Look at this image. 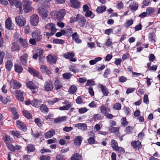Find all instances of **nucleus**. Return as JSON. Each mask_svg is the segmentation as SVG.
Instances as JSON below:
<instances>
[{
  "label": "nucleus",
  "instance_id": "47",
  "mask_svg": "<svg viewBox=\"0 0 160 160\" xmlns=\"http://www.w3.org/2000/svg\"><path fill=\"white\" fill-rule=\"evenodd\" d=\"M40 110L41 111L44 113L47 112L48 111V109L47 106L43 104L40 107Z\"/></svg>",
  "mask_w": 160,
  "mask_h": 160
},
{
  "label": "nucleus",
  "instance_id": "16",
  "mask_svg": "<svg viewBox=\"0 0 160 160\" xmlns=\"http://www.w3.org/2000/svg\"><path fill=\"white\" fill-rule=\"evenodd\" d=\"M15 93L17 98L20 101L23 102L24 97L23 92L19 90H17L16 91Z\"/></svg>",
  "mask_w": 160,
  "mask_h": 160
},
{
  "label": "nucleus",
  "instance_id": "7",
  "mask_svg": "<svg viewBox=\"0 0 160 160\" xmlns=\"http://www.w3.org/2000/svg\"><path fill=\"white\" fill-rule=\"evenodd\" d=\"M30 20L31 24L36 26L39 22V17L37 14H34L31 16Z\"/></svg>",
  "mask_w": 160,
  "mask_h": 160
},
{
  "label": "nucleus",
  "instance_id": "49",
  "mask_svg": "<svg viewBox=\"0 0 160 160\" xmlns=\"http://www.w3.org/2000/svg\"><path fill=\"white\" fill-rule=\"evenodd\" d=\"M48 61L50 63H54L55 62V59L51 55H49L47 57Z\"/></svg>",
  "mask_w": 160,
  "mask_h": 160
},
{
  "label": "nucleus",
  "instance_id": "35",
  "mask_svg": "<svg viewBox=\"0 0 160 160\" xmlns=\"http://www.w3.org/2000/svg\"><path fill=\"white\" fill-rule=\"evenodd\" d=\"M27 87L31 89L34 90L37 88L36 86L31 81L28 82L26 83Z\"/></svg>",
  "mask_w": 160,
  "mask_h": 160
},
{
  "label": "nucleus",
  "instance_id": "48",
  "mask_svg": "<svg viewBox=\"0 0 160 160\" xmlns=\"http://www.w3.org/2000/svg\"><path fill=\"white\" fill-rule=\"evenodd\" d=\"M11 100V98L9 96H8L6 97H3L2 99V102L3 104H6Z\"/></svg>",
  "mask_w": 160,
  "mask_h": 160
},
{
  "label": "nucleus",
  "instance_id": "24",
  "mask_svg": "<svg viewBox=\"0 0 160 160\" xmlns=\"http://www.w3.org/2000/svg\"><path fill=\"white\" fill-rule=\"evenodd\" d=\"M72 39L77 43H80L82 42V40L79 38V36L77 32H74L72 35Z\"/></svg>",
  "mask_w": 160,
  "mask_h": 160
},
{
  "label": "nucleus",
  "instance_id": "62",
  "mask_svg": "<svg viewBox=\"0 0 160 160\" xmlns=\"http://www.w3.org/2000/svg\"><path fill=\"white\" fill-rule=\"evenodd\" d=\"M6 144L7 145V146L8 147L9 149H10L11 151H14L15 150V149L14 147L12 145L10 144V143Z\"/></svg>",
  "mask_w": 160,
  "mask_h": 160
},
{
  "label": "nucleus",
  "instance_id": "1",
  "mask_svg": "<svg viewBox=\"0 0 160 160\" xmlns=\"http://www.w3.org/2000/svg\"><path fill=\"white\" fill-rule=\"evenodd\" d=\"M55 25L52 23H49L47 24L45 27L46 35L48 36H51L53 35L57 31L55 28Z\"/></svg>",
  "mask_w": 160,
  "mask_h": 160
},
{
  "label": "nucleus",
  "instance_id": "40",
  "mask_svg": "<svg viewBox=\"0 0 160 160\" xmlns=\"http://www.w3.org/2000/svg\"><path fill=\"white\" fill-rule=\"evenodd\" d=\"M66 119L67 117L66 116H62L55 119L54 120V122L56 123H58L60 122H63L66 121Z\"/></svg>",
  "mask_w": 160,
  "mask_h": 160
},
{
  "label": "nucleus",
  "instance_id": "2",
  "mask_svg": "<svg viewBox=\"0 0 160 160\" xmlns=\"http://www.w3.org/2000/svg\"><path fill=\"white\" fill-rule=\"evenodd\" d=\"M23 8L24 12H28L32 10V8L31 7L32 1L29 0H23Z\"/></svg>",
  "mask_w": 160,
  "mask_h": 160
},
{
  "label": "nucleus",
  "instance_id": "23",
  "mask_svg": "<svg viewBox=\"0 0 160 160\" xmlns=\"http://www.w3.org/2000/svg\"><path fill=\"white\" fill-rule=\"evenodd\" d=\"M138 7V3L135 2H133L130 3L129 5V8L132 10L136 11Z\"/></svg>",
  "mask_w": 160,
  "mask_h": 160
},
{
  "label": "nucleus",
  "instance_id": "61",
  "mask_svg": "<svg viewBox=\"0 0 160 160\" xmlns=\"http://www.w3.org/2000/svg\"><path fill=\"white\" fill-rule=\"evenodd\" d=\"M88 109L86 108H81L78 110V112L79 113L82 114L86 112Z\"/></svg>",
  "mask_w": 160,
  "mask_h": 160
},
{
  "label": "nucleus",
  "instance_id": "58",
  "mask_svg": "<svg viewBox=\"0 0 160 160\" xmlns=\"http://www.w3.org/2000/svg\"><path fill=\"white\" fill-rule=\"evenodd\" d=\"M113 107L116 110H119L121 109V105L118 103H116L114 104Z\"/></svg>",
  "mask_w": 160,
  "mask_h": 160
},
{
  "label": "nucleus",
  "instance_id": "41",
  "mask_svg": "<svg viewBox=\"0 0 160 160\" xmlns=\"http://www.w3.org/2000/svg\"><path fill=\"white\" fill-rule=\"evenodd\" d=\"M81 159V156L78 153L74 154L71 158V160H80Z\"/></svg>",
  "mask_w": 160,
  "mask_h": 160
},
{
  "label": "nucleus",
  "instance_id": "28",
  "mask_svg": "<svg viewBox=\"0 0 160 160\" xmlns=\"http://www.w3.org/2000/svg\"><path fill=\"white\" fill-rule=\"evenodd\" d=\"M35 149L34 147L32 144H29L25 148V150L27 151V153H28L33 152Z\"/></svg>",
  "mask_w": 160,
  "mask_h": 160
},
{
  "label": "nucleus",
  "instance_id": "21",
  "mask_svg": "<svg viewBox=\"0 0 160 160\" xmlns=\"http://www.w3.org/2000/svg\"><path fill=\"white\" fill-rule=\"evenodd\" d=\"M75 127L82 130H86L87 128V125L85 123H79L76 124L75 125Z\"/></svg>",
  "mask_w": 160,
  "mask_h": 160
},
{
  "label": "nucleus",
  "instance_id": "52",
  "mask_svg": "<svg viewBox=\"0 0 160 160\" xmlns=\"http://www.w3.org/2000/svg\"><path fill=\"white\" fill-rule=\"evenodd\" d=\"M95 84L94 81L92 80H88L87 81V83L85 84L86 86H90V87H92Z\"/></svg>",
  "mask_w": 160,
  "mask_h": 160
},
{
  "label": "nucleus",
  "instance_id": "32",
  "mask_svg": "<svg viewBox=\"0 0 160 160\" xmlns=\"http://www.w3.org/2000/svg\"><path fill=\"white\" fill-rule=\"evenodd\" d=\"M19 43L22 47L23 48H25L27 47L28 44L27 41L25 39H24L22 38H20L19 39Z\"/></svg>",
  "mask_w": 160,
  "mask_h": 160
},
{
  "label": "nucleus",
  "instance_id": "11",
  "mask_svg": "<svg viewBox=\"0 0 160 160\" xmlns=\"http://www.w3.org/2000/svg\"><path fill=\"white\" fill-rule=\"evenodd\" d=\"M66 12L65 9H60L57 14L56 16L57 19L58 20H62L65 15Z\"/></svg>",
  "mask_w": 160,
  "mask_h": 160
},
{
  "label": "nucleus",
  "instance_id": "15",
  "mask_svg": "<svg viewBox=\"0 0 160 160\" xmlns=\"http://www.w3.org/2000/svg\"><path fill=\"white\" fill-rule=\"evenodd\" d=\"M99 87L101 88L103 95L107 96L108 95L109 92L108 89L104 86L101 84H99L98 85Z\"/></svg>",
  "mask_w": 160,
  "mask_h": 160
},
{
  "label": "nucleus",
  "instance_id": "64",
  "mask_svg": "<svg viewBox=\"0 0 160 160\" xmlns=\"http://www.w3.org/2000/svg\"><path fill=\"white\" fill-rule=\"evenodd\" d=\"M65 32V31L64 30H62L60 32H57L56 34V36L57 37H61L62 35H64Z\"/></svg>",
  "mask_w": 160,
  "mask_h": 160
},
{
  "label": "nucleus",
  "instance_id": "44",
  "mask_svg": "<svg viewBox=\"0 0 160 160\" xmlns=\"http://www.w3.org/2000/svg\"><path fill=\"white\" fill-rule=\"evenodd\" d=\"M77 90V87L75 86L72 85L70 87L68 92L70 94H73L76 92Z\"/></svg>",
  "mask_w": 160,
  "mask_h": 160
},
{
  "label": "nucleus",
  "instance_id": "4",
  "mask_svg": "<svg viewBox=\"0 0 160 160\" xmlns=\"http://www.w3.org/2000/svg\"><path fill=\"white\" fill-rule=\"evenodd\" d=\"M38 11L40 15L42 17L45 18L47 17L48 15V12L46 8L42 6L38 8Z\"/></svg>",
  "mask_w": 160,
  "mask_h": 160
},
{
  "label": "nucleus",
  "instance_id": "31",
  "mask_svg": "<svg viewBox=\"0 0 160 160\" xmlns=\"http://www.w3.org/2000/svg\"><path fill=\"white\" fill-rule=\"evenodd\" d=\"M41 103V100L34 99L31 102V104L35 107L38 108L39 107Z\"/></svg>",
  "mask_w": 160,
  "mask_h": 160
},
{
  "label": "nucleus",
  "instance_id": "33",
  "mask_svg": "<svg viewBox=\"0 0 160 160\" xmlns=\"http://www.w3.org/2000/svg\"><path fill=\"white\" fill-rule=\"evenodd\" d=\"M11 109L13 115V118L14 119H18L19 118V115L16 109L15 108H12Z\"/></svg>",
  "mask_w": 160,
  "mask_h": 160
},
{
  "label": "nucleus",
  "instance_id": "29",
  "mask_svg": "<svg viewBox=\"0 0 160 160\" xmlns=\"http://www.w3.org/2000/svg\"><path fill=\"white\" fill-rule=\"evenodd\" d=\"M40 68L41 70L43 73H46L48 75L51 73L50 71L48 69V68L45 66H41L40 67Z\"/></svg>",
  "mask_w": 160,
  "mask_h": 160
},
{
  "label": "nucleus",
  "instance_id": "43",
  "mask_svg": "<svg viewBox=\"0 0 160 160\" xmlns=\"http://www.w3.org/2000/svg\"><path fill=\"white\" fill-rule=\"evenodd\" d=\"M120 128L119 127H114L112 126L109 127L108 130L111 133L116 132L118 131Z\"/></svg>",
  "mask_w": 160,
  "mask_h": 160
},
{
  "label": "nucleus",
  "instance_id": "51",
  "mask_svg": "<svg viewBox=\"0 0 160 160\" xmlns=\"http://www.w3.org/2000/svg\"><path fill=\"white\" fill-rule=\"evenodd\" d=\"M133 23V21L132 20H128L126 21V22L124 24V26L125 27H128L131 25Z\"/></svg>",
  "mask_w": 160,
  "mask_h": 160
},
{
  "label": "nucleus",
  "instance_id": "8",
  "mask_svg": "<svg viewBox=\"0 0 160 160\" xmlns=\"http://www.w3.org/2000/svg\"><path fill=\"white\" fill-rule=\"evenodd\" d=\"M78 23L81 27H83L86 23V20L82 15L78 14Z\"/></svg>",
  "mask_w": 160,
  "mask_h": 160
},
{
  "label": "nucleus",
  "instance_id": "14",
  "mask_svg": "<svg viewBox=\"0 0 160 160\" xmlns=\"http://www.w3.org/2000/svg\"><path fill=\"white\" fill-rule=\"evenodd\" d=\"M17 126L21 130L25 132L27 130V128L25 124L22 122L18 121L16 122Z\"/></svg>",
  "mask_w": 160,
  "mask_h": 160
},
{
  "label": "nucleus",
  "instance_id": "46",
  "mask_svg": "<svg viewBox=\"0 0 160 160\" xmlns=\"http://www.w3.org/2000/svg\"><path fill=\"white\" fill-rule=\"evenodd\" d=\"M13 139L10 136L6 135L4 138V141L6 144L10 143L12 141Z\"/></svg>",
  "mask_w": 160,
  "mask_h": 160
},
{
  "label": "nucleus",
  "instance_id": "6",
  "mask_svg": "<svg viewBox=\"0 0 160 160\" xmlns=\"http://www.w3.org/2000/svg\"><path fill=\"white\" fill-rule=\"evenodd\" d=\"M75 56L74 53L73 52H67L64 54V57L67 59H69L71 62H75L76 59L73 58Z\"/></svg>",
  "mask_w": 160,
  "mask_h": 160
},
{
  "label": "nucleus",
  "instance_id": "59",
  "mask_svg": "<svg viewBox=\"0 0 160 160\" xmlns=\"http://www.w3.org/2000/svg\"><path fill=\"white\" fill-rule=\"evenodd\" d=\"M12 135L17 137V138H19L21 137V135L17 131H12Z\"/></svg>",
  "mask_w": 160,
  "mask_h": 160
},
{
  "label": "nucleus",
  "instance_id": "27",
  "mask_svg": "<svg viewBox=\"0 0 160 160\" xmlns=\"http://www.w3.org/2000/svg\"><path fill=\"white\" fill-rule=\"evenodd\" d=\"M55 132L53 130H51L47 132L45 134V137L46 138H50L55 134Z\"/></svg>",
  "mask_w": 160,
  "mask_h": 160
},
{
  "label": "nucleus",
  "instance_id": "60",
  "mask_svg": "<svg viewBox=\"0 0 160 160\" xmlns=\"http://www.w3.org/2000/svg\"><path fill=\"white\" fill-rule=\"evenodd\" d=\"M51 158L48 156L43 155L40 157V160H50Z\"/></svg>",
  "mask_w": 160,
  "mask_h": 160
},
{
  "label": "nucleus",
  "instance_id": "19",
  "mask_svg": "<svg viewBox=\"0 0 160 160\" xmlns=\"http://www.w3.org/2000/svg\"><path fill=\"white\" fill-rule=\"evenodd\" d=\"M148 39L152 43H154L156 42V35L153 32H150L148 35Z\"/></svg>",
  "mask_w": 160,
  "mask_h": 160
},
{
  "label": "nucleus",
  "instance_id": "50",
  "mask_svg": "<svg viewBox=\"0 0 160 160\" xmlns=\"http://www.w3.org/2000/svg\"><path fill=\"white\" fill-rule=\"evenodd\" d=\"M72 76V74L70 73L65 72L62 74L63 78L65 79H69Z\"/></svg>",
  "mask_w": 160,
  "mask_h": 160
},
{
  "label": "nucleus",
  "instance_id": "9",
  "mask_svg": "<svg viewBox=\"0 0 160 160\" xmlns=\"http://www.w3.org/2000/svg\"><path fill=\"white\" fill-rule=\"evenodd\" d=\"M32 38L36 39L37 41H39L42 38L41 32L39 30H35L32 33Z\"/></svg>",
  "mask_w": 160,
  "mask_h": 160
},
{
  "label": "nucleus",
  "instance_id": "10",
  "mask_svg": "<svg viewBox=\"0 0 160 160\" xmlns=\"http://www.w3.org/2000/svg\"><path fill=\"white\" fill-rule=\"evenodd\" d=\"M11 87L13 89H18L21 86V83L13 79L10 82Z\"/></svg>",
  "mask_w": 160,
  "mask_h": 160
},
{
  "label": "nucleus",
  "instance_id": "30",
  "mask_svg": "<svg viewBox=\"0 0 160 160\" xmlns=\"http://www.w3.org/2000/svg\"><path fill=\"white\" fill-rule=\"evenodd\" d=\"M5 64L6 69L8 71H10L13 67L12 62L11 61L8 60L5 63Z\"/></svg>",
  "mask_w": 160,
  "mask_h": 160
},
{
  "label": "nucleus",
  "instance_id": "54",
  "mask_svg": "<svg viewBox=\"0 0 160 160\" xmlns=\"http://www.w3.org/2000/svg\"><path fill=\"white\" fill-rule=\"evenodd\" d=\"M132 127L130 126H128L126 127L125 129V132L127 134H129L132 132Z\"/></svg>",
  "mask_w": 160,
  "mask_h": 160
},
{
  "label": "nucleus",
  "instance_id": "55",
  "mask_svg": "<svg viewBox=\"0 0 160 160\" xmlns=\"http://www.w3.org/2000/svg\"><path fill=\"white\" fill-rule=\"evenodd\" d=\"M109 111L110 110L109 109L106 108L104 106H102L101 108V111L102 113L103 114H105L107 111Z\"/></svg>",
  "mask_w": 160,
  "mask_h": 160
},
{
  "label": "nucleus",
  "instance_id": "3",
  "mask_svg": "<svg viewBox=\"0 0 160 160\" xmlns=\"http://www.w3.org/2000/svg\"><path fill=\"white\" fill-rule=\"evenodd\" d=\"M16 23L20 27H23L25 24V19L22 16H17L15 18Z\"/></svg>",
  "mask_w": 160,
  "mask_h": 160
},
{
  "label": "nucleus",
  "instance_id": "22",
  "mask_svg": "<svg viewBox=\"0 0 160 160\" xmlns=\"http://www.w3.org/2000/svg\"><path fill=\"white\" fill-rule=\"evenodd\" d=\"M82 138V136H79L76 137L74 139V143L76 145L79 146L81 145Z\"/></svg>",
  "mask_w": 160,
  "mask_h": 160
},
{
  "label": "nucleus",
  "instance_id": "34",
  "mask_svg": "<svg viewBox=\"0 0 160 160\" xmlns=\"http://www.w3.org/2000/svg\"><path fill=\"white\" fill-rule=\"evenodd\" d=\"M131 145L134 148H139L141 146V142L139 141H134L131 143Z\"/></svg>",
  "mask_w": 160,
  "mask_h": 160
},
{
  "label": "nucleus",
  "instance_id": "57",
  "mask_svg": "<svg viewBox=\"0 0 160 160\" xmlns=\"http://www.w3.org/2000/svg\"><path fill=\"white\" fill-rule=\"evenodd\" d=\"M69 69L70 71H71L74 72H77L79 71L78 69L76 68L75 66L72 65L70 66Z\"/></svg>",
  "mask_w": 160,
  "mask_h": 160
},
{
  "label": "nucleus",
  "instance_id": "12",
  "mask_svg": "<svg viewBox=\"0 0 160 160\" xmlns=\"http://www.w3.org/2000/svg\"><path fill=\"white\" fill-rule=\"evenodd\" d=\"M5 27L8 30L12 29L14 28L12 22L10 17H8L5 22Z\"/></svg>",
  "mask_w": 160,
  "mask_h": 160
},
{
  "label": "nucleus",
  "instance_id": "37",
  "mask_svg": "<svg viewBox=\"0 0 160 160\" xmlns=\"http://www.w3.org/2000/svg\"><path fill=\"white\" fill-rule=\"evenodd\" d=\"M106 8L104 6H102L98 7L96 9V12L98 13H102L106 11Z\"/></svg>",
  "mask_w": 160,
  "mask_h": 160
},
{
  "label": "nucleus",
  "instance_id": "36",
  "mask_svg": "<svg viewBox=\"0 0 160 160\" xmlns=\"http://www.w3.org/2000/svg\"><path fill=\"white\" fill-rule=\"evenodd\" d=\"M85 15L86 17H89L91 19L95 17V14L93 13L90 10L86 12Z\"/></svg>",
  "mask_w": 160,
  "mask_h": 160
},
{
  "label": "nucleus",
  "instance_id": "17",
  "mask_svg": "<svg viewBox=\"0 0 160 160\" xmlns=\"http://www.w3.org/2000/svg\"><path fill=\"white\" fill-rule=\"evenodd\" d=\"M27 55L25 53L20 57V61L21 64L23 66H26L27 63Z\"/></svg>",
  "mask_w": 160,
  "mask_h": 160
},
{
  "label": "nucleus",
  "instance_id": "53",
  "mask_svg": "<svg viewBox=\"0 0 160 160\" xmlns=\"http://www.w3.org/2000/svg\"><path fill=\"white\" fill-rule=\"evenodd\" d=\"M53 42L55 44H62L64 43V41L62 39H55L53 40Z\"/></svg>",
  "mask_w": 160,
  "mask_h": 160
},
{
  "label": "nucleus",
  "instance_id": "5",
  "mask_svg": "<svg viewBox=\"0 0 160 160\" xmlns=\"http://www.w3.org/2000/svg\"><path fill=\"white\" fill-rule=\"evenodd\" d=\"M44 89L47 91H51L53 88V82L51 80L46 81L44 84Z\"/></svg>",
  "mask_w": 160,
  "mask_h": 160
},
{
  "label": "nucleus",
  "instance_id": "18",
  "mask_svg": "<svg viewBox=\"0 0 160 160\" xmlns=\"http://www.w3.org/2000/svg\"><path fill=\"white\" fill-rule=\"evenodd\" d=\"M71 6L74 8H78L80 7V3L77 0H70Z\"/></svg>",
  "mask_w": 160,
  "mask_h": 160
},
{
  "label": "nucleus",
  "instance_id": "26",
  "mask_svg": "<svg viewBox=\"0 0 160 160\" xmlns=\"http://www.w3.org/2000/svg\"><path fill=\"white\" fill-rule=\"evenodd\" d=\"M15 71L18 73H21L23 71V68L20 65L18 64H16L14 65Z\"/></svg>",
  "mask_w": 160,
  "mask_h": 160
},
{
  "label": "nucleus",
  "instance_id": "13",
  "mask_svg": "<svg viewBox=\"0 0 160 160\" xmlns=\"http://www.w3.org/2000/svg\"><path fill=\"white\" fill-rule=\"evenodd\" d=\"M15 6L17 8H19V14L22 13V3L21 1L19 0H14V4Z\"/></svg>",
  "mask_w": 160,
  "mask_h": 160
},
{
  "label": "nucleus",
  "instance_id": "56",
  "mask_svg": "<svg viewBox=\"0 0 160 160\" xmlns=\"http://www.w3.org/2000/svg\"><path fill=\"white\" fill-rule=\"evenodd\" d=\"M30 28L28 25H27L24 27V32L26 34H28L30 32Z\"/></svg>",
  "mask_w": 160,
  "mask_h": 160
},
{
  "label": "nucleus",
  "instance_id": "42",
  "mask_svg": "<svg viewBox=\"0 0 160 160\" xmlns=\"http://www.w3.org/2000/svg\"><path fill=\"white\" fill-rule=\"evenodd\" d=\"M111 143L112 148L115 151L118 150L119 147L118 146L117 142L115 140L112 139L111 141Z\"/></svg>",
  "mask_w": 160,
  "mask_h": 160
},
{
  "label": "nucleus",
  "instance_id": "39",
  "mask_svg": "<svg viewBox=\"0 0 160 160\" xmlns=\"http://www.w3.org/2000/svg\"><path fill=\"white\" fill-rule=\"evenodd\" d=\"M23 115L28 119H31L32 118V114L28 111L24 110L22 111Z\"/></svg>",
  "mask_w": 160,
  "mask_h": 160
},
{
  "label": "nucleus",
  "instance_id": "20",
  "mask_svg": "<svg viewBox=\"0 0 160 160\" xmlns=\"http://www.w3.org/2000/svg\"><path fill=\"white\" fill-rule=\"evenodd\" d=\"M146 11L148 15L152 16L155 14L156 9L152 7H148L147 8Z\"/></svg>",
  "mask_w": 160,
  "mask_h": 160
},
{
  "label": "nucleus",
  "instance_id": "25",
  "mask_svg": "<svg viewBox=\"0 0 160 160\" xmlns=\"http://www.w3.org/2000/svg\"><path fill=\"white\" fill-rule=\"evenodd\" d=\"M55 88L58 90L60 89L62 87V84L58 79H56L54 82Z\"/></svg>",
  "mask_w": 160,
  "mask_h": 160
},
{
  "label": "nucleus",
  "instance_id": "38",
  "mask_svg": "<svg viewBox=\"0 0 160 160\" xmlns=\"http://www.w3.org/2000/svg\"><path fill=\"white\" fill-rule=\"evenodd\" d=\"M28 71L31 74L34 76L38 77L39 76V73L33 68H28Z\"/></svg>",
  "mask_w": 160,
  "mask_h": 160
},
{
  "label": "nucleus",
  "instance_id": "63",
  "mask_svg": "<svg viewBox=\"0 0 160 160\" xmlns=\"http://www.w3.org/2000/svg\"><path fill=\"white\" fill-rule=\"evenodd\" d=\"M122 62V60L121 58H115L114 63L116 65L118 66L121 64Z\"/></svg>",
  "mask_w": 160,
  "mask_h": 160
},
{
  "label": "nucleus",
  "instance_id": "45",
  "mask_svg": "<svg viewBox=\"0 0 160 160\" xmlns=\"http://www.w3.org/2000/svg\"><path fill=\"white\" fill-rule=\"evenodd\" d=\"M71 107L72 105L71 103H69L65 106L60 107L59 109L60 110H68Z\"/></svg>",
  "mask_w": 160,
  "mask_h": 160
}]
</instances>
